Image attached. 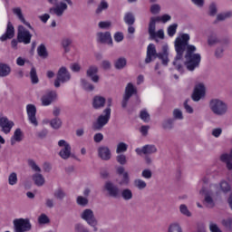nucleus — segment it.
I'll return each instance as SVG.
<instances>
[{
	"mask_svg": "<svg viewBox=\"0 0 232 232\" xmlns=\"http://www.w3.org/2000/svg\"><path fill=\"white\" fill-rule=\"evenodd\" d=\"M17 41L18 43H24V44H30L32 43V34L23 25L18 26Z\"/></svg>",
	"mask_w": 232,
	"mask_h": 232,
	"instance_id": "nucleus-10",
	"label": "nucleus"
},
{
	"mask_svg": "<svg viewBox=\"0 0 232 232\" xmlns=\"http://www.w3.org/2000/svg\"><path fill=\"white\" fill-rule=\"evenodd\" d=\"M113 100L111 98L107 99V108L103 110L104 114H101L95 122L92 123V130L94 131H101L108 122H110V119L111 117V104Z\"/></svg>",
	"mask_w": 232,
	"mask_h": 232,
	"instance_id": "nucleus-4",
	"label": "nucleus"
},
{
	"mask_svg": "<svg viewBox=\"0 0 232 232\" xmlns=\"http://www.w3.org/2000/svg\"><path fill=\"white\" fill-rule=\"evenodd\" d=\"M222 224L225 227H227V229H231V227H232V219L231 218L224 219L222 221Z\"/></svg>",
	"mask_w": 232,
	"mask_h": 232,
	"instance_id": "nucleus-64",
	"label": "nucleus"
},
{
	"mask_svg": "<svg viewBox=\"0 0 232 232\" xmlns=\"http://www.w3.org/2000/svg\"><path fill=\"white\" fill-rule=\"evenodd\" d=\"M12 69L6 63H0V77H8Z\"/></svg>",
	"mask_w": 232,
	"mask_h": 232,
	"instance_id": "nucleus-28",
	"label": "nucleus"
},
{
	"mask_svg": "<svg viewBox=\"0 0 232 232\" xmlns=\"http://www.w3.org/2000/svg\"><path fill=\"white\" fill-rule=\"evenodd\" d=\"M123 21L128 26H133L135 24V15L129 12L124 15Z\"/></svg>",
	"mask_w": 232,
	"mask_h": 232,
	"instance_id": "nucleus-31",
	"label": "nucleus"
},
{
	"mask_svg": "<svg viewBox=\"0 0 232 232\" xmlns=\"http://www.w3.org/2000/svg\"><path fill=\"white\" fill-rule=\"evenodd\" d=\"M30 77L32 84H37L39 82V76H37V70L35 67L31 68Z\"/></svg>",
	"mask_w": 232,
	"mask_h": 232,
	"instance_id": "nucleus-36",
	"label": "nucleus"
},
{
	"mask_svg": "<svg viewBox=\"0 0 232 232\" xmlns=\"http://www.w3.org/2000/svg\"><path fill=\"white\" fill-rule=\"evenodd\" d=\"M38 222H39V224H50V218H48V216H46V214H42L38 218Z\"/></svg>",
	"mask_w": 232,
	"mask_h": 232,
	"instance_id": "nucleus-53",
	"label": "nucleus"
},
{
	"mask_svg": "<svg viewBox=\"0 0 232 232\" xmlns=\"http://www.w3.org/2000/svg\"><path fill=\"white\" fill-rule=\"evenodd\" d=\"M177 28H179L178 24H173L168 27L167 32L169 37H173L177 34Z\"/></svg>",
	"mask_w": 232,
	"mask_h": 232,
	"instance_id": "nucleus-41",
	"label": "nucleus"
},
{
	"mask_svg": "<svg viewBox=\"0 0 232 232\" xmlns=\"http://www.w3.org/2000/svg\"><path fill=\"white\" fill-rule=\"evenodd\" d=\"M160 21V16L150 17V21L149 24V34L151 39H155V37H159V39H164V30L160 29L157 33L155 32L156 24Z\"/></svg>",
	"mask_w": 232,
	"mask_h": 232,
	"instance_id": "nucleus-7",
	"label": "nucleus"
},
{
	"mask_svg": "<svg viewBox=\"0 0 232 232\" xmlns=\"http://www.w3.org/2000/svg\"><path fill=\"white\" fill-rule=\"evenodd\" d=\"M137 155H153V153H157V147L155 145H144L141 149L137 148L135 150Z\"/></svg>",
	"mask_w": 232,
	"mask_h": 232,
	"instance_id": "nucleus-16",
	"label": "nucleus"
},
{
	"mask_svg": "<svg viewBox=\"0 0 232 232\" xmlns=\"http://www.w3.org/2000/svg\"><path fill=\"white\" fill-rule=\"evenodd\" d=\"M74 229L76 232H90V230H88L86 227H84V226H82V224H76L74 227Z\"/></svg>",
	"mask_w": 232,
	"mask_h": 232,
	"instance_id": "nucleus-58",
	"label": "nucleus"
},
{
	"mask_svg": "<svg viewBox=\"0 0 232 232\" xmlns=\"http://www.w3.org/2000/svg\"><path fill=\"white\" fill-rule=\"evenodd\" d=\"M14 123L12 121H9L7 117L0 118V128H2V131L8 135L10 131H12V128H14Z\"/></svg>",
	"mask_w": 232,
	"mask_h": 232,
	"instance_id": "nucleus-18",
	"label": "nucleus"
},
{
	"mask_svg": "<svg viewBox=\"0 0 232 232\" xmlns=\"http://www.w3.org/2000/svg\"><path fill=\"white\" fill-rule=\"evenodd\" d=\"M126 151H128V144L125 142H120L117 145L116 153H124Z\"/></svg>",
	"mask_w": 232,
	"mask_h": 232,
	"instance_id": "nucleus-44",
	"label": "nucleus"
},
{
	"mask_svg": "<svg viewBox=\"0 0 232 232\" xmlns=\"http://www.w3.org/2000/svg\"><path fill=\"white\" fill-rule=\"evenodd\" d=\"M57 99V92L48 91L44 95L42 96V106H50L53 101Z\"/></svg>",
	"mask_w": 232,
	"mask_h": 232,
	"instance_id": "nucleus-15",
	"label": "nucleus"
},
{
	"mask_svg": "<svg viewBox=\"0 0 232 232\" xmlns=\"http://www.w3.org/2000/svg\"><path fill=\"white\" fill-rule=\"evenodd\" d=\"M125 169L123 166H119L116 169L118 175H122V179L120 181V186H129L130 185V174L128 171H124Z\"/></svg>",
	"mask_w": 232,
	"mask_h": 232,
	"instance_id": "nucleus-20",
	"label": "nucleus"
},
{
	"mask_svg": "<svg viewBox=\"0 0 232 232\" xmlns=\"http://www.w3.org/2000/svg\"><path fill=\"white\" fill-rule=\"evenodd\" d=\"M175 122V119L169 118L163 121L161 126L163 130H173V124Z\"/></svg>",
	"mask_w": 232,
	"mask_h": 232,
	"instance_id": "nucleus-34",
	"label": "nucleus"
},
{
	"mask_svg": "<svg viewBox=\"0 0 232 232\" xmlns=\"http://www.w3.org/2000/svg\"><path fill=\"white\" fill-rule=\"evenodd\" d=\"M134 186L135 188H137L138 189H145L146 186H148V184H146V181L138 179L134 180Z\"/></svg>",
	"mask_w": 232,
	"mask_h": 232,
	"instance_id": "nucleus-43",
	"label": "nucleus"
},
{
	"mask_svg": "<svg viewBox=\"0 0 232 232\" xmlns=\"http://www.w3.org/2000/svg\"><path fill=\"white\" fill-rule=\"evenodd\" d=\"M102 67L103 70H111V63L108 60H103L102 62Z\"/></svg>",
	"mask_w": 232,
	"mask_h": 232,
	"instance_id": "nucleus-63",
	"label": "nucleus"
},
{
	"mask_svg": "<svg viewBox=\"0 0 232 232\" xmlns=\"http://www.w3.org/2000/svg\"><path fill=\"white\" fill-rule=\"evenodd\" d=\"M68 10V5L66 3L61 2L59 5H56L55 7H51L49 9V12L51 14H55L58 17H61L63 14H64V11Z\"/></svg>",
	"mask_w": 232,
	"mask_h": 232,
	"instance_id": "nucleus-21",
	"label": "nucleus"
},
{
	"mask_svg": "<svg viewBox=\"0 0 232 232\" xmlns=\"http://www.w3.org/2000/svg\"><path fill=\"white\" fill-rule=\"evenodd\" d=\"M14 35H15V29L14 28V24L12 22L7 23V27L5 33L0 37V41L5 43V41H8V39H14Z\"/></svg>",
	"mask_w": 232,
	"mask_h": 232,
	"instance_id": "nucleus-19",
	"label": "nucleus"
},
{
	"mask_svg": "<svg viewBox=\"0 0 232 232\" xmlns=\"http://www.w3.org/2000/svg\"><path fill=\"white\" fill-rule=\"evenodd\" d=\"M104 191H107L111 198H123V200H131L133 198V192L130 188H123L121 192V188L115 183L111 181H106L103 186Z\"/></svg>",
	"mask_w": 232,
	"mask_h": 232,
	"instance_id": "nucleus-3",
	"label": "nucleus"
},
{
	"mask_svg": "<svg viewBox=\"0 0 232 232\" xmlns=\"http://www.w3.org/2000/svg\"><path fill=\"white\" fill-rule=\"evenodd\" d=\"M116 160L118 164H121V166H125V164H128V160L126 159V155L120 154L116 157Z\"/></svg>",
	"mask_w": 232,
	"mask_h": 232,
	"instance_id": "nucleus-47",
	"label": "nucleus"
},
{
	"mask_svg": "<svg viewBox=\"0 0 232 232\" xmlns=\"http://www.w3.org/2000/svg\"><path fill=\"white\" fill-rule=\"evenodd\" d=\"M173 117L174 119H178L179 121H182L184 119V116L182 115V111L179 109H175L173 111Z\"/></svg>",
	"mask_w": 232,
	"mask_h": 232,
	"instance_id": "nucleus-57",
	"label": "nucleus"
},
{
	"mask_svg": "<svg viewBox=\"0 0 232 232\" xmlns=\"http://www.w3.org/2000/svg\"><path fill=\"white\" fill-rule=\"evenodd\" d=\"M108 8H110V5L108 4V2H106V0H102L97 9L95 10V14L99 15V14H102V11L108 10Z\"/></svg>",
	"mask_w": 232,
	"mask_h": 232,
	"instance_id": "nucleus-33",
	"label": "nucleus"
},
{
	"mask_svg": "<svg viewBox=\"0 0 232 232\" xmlns=\"http://www.w3.org/2000/svg\"><path fill=\"white\" fill-rule=\"evenodd\" d=\"M205 202L209 208H215V201H213V198H211L208 193L205 194Z\"/></svg>",
	"mask_w": 232,
	"mask_h": 232,
	"instance_id": "nucleus-51",
	"label": "nucleus"
},
{
	"mask_svg": "<svg viewBox=\"0 0 232 232\" xmlns=\"http://www.w3.org/2000/svg\"><path fill=\"white\" fill-rule=\"evenodd\" d=\"M114 41L116 43H122L124 41V34L122 32H116L114 34Z\"/></svg>",
	"mask_w": 232,
	"mask_h": 232,
	"instance_id": "nucleus-54",
	"label": "nucleus"
},
{
	"mask_svg": "<svg viewBox=\"0 0 232 232\" xmlns=\"http://www.w3.org/2000/svg\"><path fill=\"white\" fill-rule=\"evenodd\" d=\"M169 48L168 44L162 46V52L157 53V47L153 44H150L147 47V54L145 58V64H150L153 63L155 59H160L163 66H168L169 64Z\"/></svg>",
	"mask_w": 232,
	"mask_h": 232,
	"instance_id": "nucleus-2",
	"label": "nucleus"
},
{
	"mask_svg": "<svg viewBox=\"0 0 232 232\" xmlns=\"http://www.w3.org/2000/svg\"><path fill=\"white\" fill-rule=\"evenodd\" d=\"M127 64L128 61L124 57H120L114 62V68L115 70H124Z\"/></svg>",
	"mask_w": 232,
	"mask_h": 232,
	"instance_id": "nucleus-26",
	"label": "nucleus"
},
{
	"mask_svg": "<svg viewBox=\"0 0 232 232\" xmlns=\"http://www.w3.org/2000/svg\"><path fill=\"white\" fill-rule=\"evenodd\" d=\"M99 67L97 65H91L86 71V77L91 79L92 82H99L101 81V77L99 76Z\"/></svg>",
	"mask_w": 232,
	"mask_h": 232,
	"instance_id": "nucleus-14",
	"label": "nucleus"
},
{
	"mask_svg": "<svg viewBox=\"0 0 232 232\" xmlns=\"http://www.w3.org/2000/svg\"><path fill=\"white\" fill-rule=\"evenodd\" d=\"M218 43H220V40H218L217 36H210L208 40V44H209V46H213V44H217Z\"/></svg>",
	"mask_w": 232,
	"mask_h": 232,
	"instance_id": "nucleus-60",
	"label": "nucleus"
},
{
	"mask_svg": "<svg viewBox=\"0 0 232 232\" xmlns=\"http://www.w3.org/2000/svg\"><path fill=\"white\" fill-rule=\"evenodd\" d=\"M23 140V130L20 128L16 129L14 135L11 138V146H14L15 142H21Z\"/></svg>",
	"mask_w": 232,
	"mask_h": 232,
	"instance_id": "nucleus-25",
	"label": "nucleus"
},
{
	"mask_svg": "<svg viewBox=\"0 0 232 232\" xmlns=\"http://www.w3.org/2000/svg\"><path fill=\"white\" fill-rule=\"evenodd\" d=\"M106 104V98L96 95L92 99V108L94 110H101L102 108H104Z\"/></svg>",
	"mask_w": 232,
	"mask_h": 232,
	"instance_id": "nucleus-23",
	"label": "nucleus"
},
{
	"mask_svg": "<svg viewBox=\"0 0 232 232\" xmlns=\"http://www.w3.org/2000/svg\"><path fill=\"white\" fill-rule=\"evenodd\" d=\"M96 41L99 44H108L109 46H113V39L111 38V33H110V31L97 33Z\"/></svg>",
	"mask_w": 232,
	"mask_h": 232,
	"instance_id": "nucleus-12",
	"label": "nucleus"
},
{
	"mask_svg": "<svg viewBox=\"0 0 232 232\" xmlns=\"http://www.w3.org/2000/svg\"><path fill=\"white\" fill-rule=\"evenodd\" d=\"M202 97H206V86L204 83H198L194 87L191 99L194 102H198Z\"/></svg>",
	"mask_w": 232,
	"mask_h": 232,
	"instance_id": "nucleus-13",
	"label": "nucleus"
},
{
	"mask_svg": "<svg viewBox=\"0 0 232 232\" xmlns=\"http://www.w3.org/2000/svg\"><path fill=\"white\" fill-rule=\"evenodd\" d=\"M209 108L215 115L222 116L227 113V104L218 99H213L209 102Z\"/></svg>",
	"mask_w": 232,
	"mask_h": 232,
	"instance_id": "nucleus-5",
	"label": "nucleus"
},
{
	"mask_svg": "<svg viewBox=\"0 0 232 232\" xmlns=\"http://www.w3.org/2000/svg\"><path fill=\"white\" fill-rule=\"evenodd\" d=\"M27 110V115L28 119L31 122V124H34V126H38L39 122H37V118L35 117V114L37 113V108L34 104H28L26 106Z\"/></svg>",
	"mask_w": 232,
	"mask_h": 232,
	"instance_id": "nucleus-17",
	"label": "nucleus"
},
{
	"mask_svg": "<svg viewBox=\"0 0 232 232\" xmlns=\"http://www.w3.org/2000/svg\"><path fill=\"white\" fill-rule=\"evenodd\" d=\"M50 126L53 130H59L63 126V121L59 117L53 118L50 121Z\"/></svg>",
	"mask_w": 232,
	"mask_h": 232,
	"instance_id": "nucleus-35",
	"label": "nucleus"
},
{
	"mask_svg": "<svg viewBox=\"0 0 232 232\" xmlns=\"http://www.w3.org/2000/svg\"><path fill=\"white\" fill-rule=\"evenodd\" d=\"M72 43H73V41H72L70 38H64L62 40V46L66 53L70 52V44H72Z\"/></svg>",
	"mask_w": 232,
	"mask_h": 232,
	"instance_id": "nucleus-40",
	"label": "nucleus"
},
{
	"mask_svg": "<svg viewBox=\"0 0 232 232\" xmlns=\"http://www.w3.org/2000/svg\"><path fill=\"white\" fill-rule=\"evenodd\" d=\"M70 79H72V74H70L68 69L64 66L61 67L58 70L56 79L54 80V87L61 88V82L62 84H64V82H68Z\"/></svg>",
	"mask_w": 232,
	"mask_h": 232,
	"instance_id": "nucleus-6",
	"label": "nucleus"
},
{
	"mask_svg": "<svg viewBox=\"0 0 232 232\" xmlns=\"http://www.w3.org/2000/svg\"><path fill=\"white\" fill-rule=\"evenodd\" d=\"M58 146L60 148H63L58 155L63 160H68V159H70V157L72 156V146H70V143H67V141L64 140H60L58 141Z\"/></svg>",
	"mask_w": 232,
	"mask_h": 232,
	"instance_id": "nucleus-11",
	"label": "nucleus"
},
{
	"mask_svg": "<svg viewBox=\"0 0 232 232\" xmlns=\"http://www.w3.org/2000/svg\"><path fill=\"white\" fill-rule=\"evenodd\" d=\"M27 164L29 167H31V169L33 171H36L37 173H41V168L35 163V160H28Z\"/></svg>",
	"mask_w": 232,
	"mask_h": 232,
	"instance_id": "nucleus-42",
	"label": "nucleus"
},
{
	"mask_svg": "<svg viewBox=\"0 0 232 232\" xmlns=\"http://www.w3.org/2000/svg\"><path fill=\"white\" fill-rule=\"evenodd\" d=\"M98 157H100L102 160H110V159H111V150H110L108 147H99Z\"/></svg>",
	"mask_w": 232,
	"mask_h": 232,
	"instance_id": "nucleus-22",
	"label": "nucleus"
},
{
	"mask_svg": "<svg viewBox=\"0 0 232 232\" xmlns=\"http://www.w3.org/2000/svg\"><path fill=\"white\" fill-rule=\"evenodd\" d=\"M81 85L85 92H93V90H95V85L88 82L86 79H81Z\"/></svg>",
	"mask_w": 232,
	"mask_h": 232,
	"instance_id": "nucleus-29",
	"label": "nucleus"
},
{
	"mask_svg": "<svg viewBox=\"0 0 232 232\" xmlns=\"http://www.w3.org/2000/svg\"><path fill=\"white\" fill-rule=\"evenodd\" d=\"M47 135H48V130L47 129H44V130H40L39 132H37V134H36L38 139H46Z\"/></svg>",
	"mask_w": 232,
	"mask_h": 232,
	"instance_id": "nucleus-61",
	"label": "nucleus"
},
{
	"mask_svg": "<svg viewBox=\"0 0 232 232\" xmlns=\"http://www.w3.org/2000/svg\"><path fill=\"white\" fill-rule=\"evenodd\" d=\"M150 12L153 14H159L160 12V5L159 4H154L150 6Z\"/></svg>",
	"mask_w": 232,
	"mask_h": 232,
	"instance_id": "nucleus-59",
	"label": "nucleus"
},
{
	"mask_svg": "<svg viewBox=\"0 0 232 232\" xmlns=\"http://www.w3.org/2000/svg\"><path fill=\"white\" fill-rule=\"evenodd\" d=\"M220 188L223 191V193H228V191H231V186H229V183H227V181H221Z\"/></svg>",
	"mask_w": 232,
	"mask_h": 232,
	"instance_id": "nucleus-48",
	"label": "nucleus"
},
{
	"mask_svg": "<svg viewBox=\"0 0 232 232\" xmlns=\"http://www.w3.org/2000/svg\"><path fill=\"white\" fill-rule=\"evenodd\" d=\"M53 197L57 200H63L64 197H66V192H64V190H63V188H60L54 191Z\"/></svg>",
	"mask_w": 232,
	"mask_h": 232,
	"instance_id": "nucleus-37",
	"label": "nucleus"
},
{
	"mask_svg": "<svg viewBox=\"0 0 232 232\" xmlns=\"http://www.w3.org/2000/svg\"><path fill=\"white\" fill-rule=\"evenodd\" d=\"M189 39L190 38L188 34H182L181 36L177 37L174 42L176 56L172 64L179 73H184V65L188 72H194L195 68H198V66H200V61H202L200 53H195V52H197V47L189 44ZM185 52L186 61L184 62V65H182L179 61H182V59H184Z\"/></svg>",
	"mask_w": 232,
	"mask_h": 232,
	"instance_id": "nucleus-1",
	"label": "nucleus"
},
{
	"mask_svg": "<svg viewBox=\"0 0 232 232\" xmlns=\"http://www.w3.org/2000/svg\"><path fill=\"white\" fill-rule=\"evenodd\" d=\"M14 232H25L32 229V224L28 218H18L14 220Z\"/></svg>",
	"mask_w": 232,
	"mask_h": 232,
	"instance_id": "nucleus-9",
	"label": "nucleus"
},
{
	"mask_svg": "<svg viewBox=\"0 0 232 232\" xmlns=\"http://www.w3.org/2000/svg\"><path fill=\"white\" fill-rule=\"evenodd\" d=\"M229 17H232V12L227 11V13L218 14L217 15L216 20L214 21V24H217L218 21H226V19H229Z\"/></svg>",
	"mask_w": 232,
	"mask_h": 232,
	"instance_id": "nucleus-32",
	"label": "nucleus"
},
{
	"mask_svg": "<svg viewBox=\"0 0 232 232\" xmlns=\"http://www.w3.org/2000/svg\"><path fill=\"white\" fill-rule=\"evenodd\" d=\"M76 202L78 206H82V208H86V205L88 204L89 200L88 198L82 197V196H78Z\"/></svg>",
	"mask_w": 232,
	"mask_h": 232,
	"instance_id": "nucleus-45",
	"label": "nucleus"
},
{
	"mask_svg": "<svg viewBox=\"0 0 232 232\" xmlns=\"http://www.w3.org/2000/svg\"><path fill=\"white\" fill-rule=\"evenodd\" d=\"M137 93H138L137 87H135L133 83L129 82L125 87V92L123 96L129 97V99H131V97H133V95H137Z\"/></svg>",
	"mask_w": 232,
	"mask_h": 232,
	"instance_id": "nucleus-24",
	"label": "nucleus"
},
{
	"mask_svg": "<svg viewBox=\"0 0 232 232\" xmlns=\"http://www.w3.org/2000/svg\"><path fill=\"white\" fill-rule=\"evenodd\" d=\"M216 59H222L224 57V47H218L215 51Z\"/></svg>",
	"mask_w": 232,
	"mask_h": 232,
	"instance_id": "nucleus-56",
	"label": "nucleus"
},
{
	"mask_svg": "<svg viewBox=\"0 0 232 232\" xmlns=\"http://www.w3.org/2000/svg\"><path fill=\"white\" fill-rule=\"evenodd\" d=\"M81 218H82V220H85V222H87V224H89V226H92V227H93L94 231H98V228H97L98 221H97V218H95L93 210H92L90 208H86L82 213Z\"/></svg>",
	"mask_w": 232,
	"mask_h": 232,
	"instance_id": "nucleus-8",
	"label": "nucleus"
},
{
	"mask_svg": "<svg viewBox=\"0 0 232 232\" xmlns=\"http://www.w3.org/2000/svg\"><path fill=\"white\" fill-rule=\"evenodd\" d=\"M179 211L181 215H184L185 217H191V212L188 208V206L182 204L179 206Z\"/></svg>",
	"mask_w": 232,
	"mask_h": 232,
	"instance_id": "nucleus-46",
	"label": "nucleus"
},
{
	"mask_svg": "<svg viewBox=\"0 0 232 232\" xmlns=\"http://www.w3.org/2000/svg\"><path fill=\"white\" fill-rule=\"evenodd\" d=\"M218 13V9L217 8V4L212 2L208 6V15L210 17H215Z\"/></svg>",
	"mask_w": 232,
	"mask_h": 232,
	"instance_id": "nucleus-38",
	"label": "nucleus"
},
{
	"mask_svg": "<svg viewBox=\"0 0 232 232\" xmlns=\"http://www.w3.org/2000/svg\"><path fill=\"white\" fill-rule=\"evenodd\" d=\"M33 180L35 184V186H38V188H41V186H44V177L43 174L35 173L33 175Z\"/></svg>",
	"mask_w": 232,
	"mask_h": 232,
	"instance_id": "nucleus-27",
	"label": "nucleus"
},
{
	"mask_svg": "<svg viewBox=\"0 0 232 232\" xmlns=\"http://www.w3.org/2000/svg\"><path fill=\"white\" fill-rule=\"evenodd\" d=\"M8 182L10 186H15V184H17V173H11L8 178Z\"/></svg>",
	"mask_w": 232,
	"mask_h": 232,
	"instance_id": "nucleus-49",
	"label": "nucleus"
},
{
	"mask_svg": "<svg viewBox=\"0 0 232 232\" xmlns=\"http://www.w3.org/2000/svg\"><path fill=\"white\" fill-rule=\"evenodd\" d=\"M140 118L143 122H149L150 121V113H148L146 111H141L140 112Z\"/></svg>",
	"mask_w": 232,
	"mask_h": 232,
	"instance_id": "nucleus-50",
	"label": "nucleus"
},
{
	"mask_svg": "<svg viewBox=\"0 0 232 232\" xmlns=\"http://www.w3.org/2000/svg\"><path fill=\"white\" fill-rule=\"evenodd\" d=\"M167 232H183L182 227L179 223H172L169 226Z\"/></svg>",
	"mask_w": 232,
	"mask_h": 232,
	"instance_id": "nucleus-39",
	"label": "nucleus"
},
{
	"mask_svg": "<svg viewBox=\"0 0 232 232\" xmlns=\"http://www.w3.org/2000/svg\"><path fill=\"white\" fill-rule=\"evenodd\" d=\"M13 14H14V15H17L20 21H24V16L23 15V11L20 9V7L14 8Z\"/></svg>",
	"mask_w": 232,
	"mask_h": 232,
	"instance_id": "nucleus-52",
	"label": "nucleus"
},
{
	"mask_svg": "<svg viewBox=\"0 0 232 232\" xmlns=\"http://www.w3.org/2000/svg\"><path fill=\"white\" fill-rule=\"evenodd\" d=\"M37 53L42 59H48V50H46V45L41 44L37 47Z\"/></svg>",
	"mask_w": 232,
	"mask_h": 232,
	"instance_id": "nucleus-30",
	"label": "nucleus"
},
{
	"mask_svg": "<svg viewBox=\"0 0 232 232\" xmlns=\"http://www.w3.org/2000/svg\"><path fill=\"white\" fill-rule=\"evenodd\" d=\"M141 177H143V179H150L151 177H153V172H151L150 169H143L141 172Z\"/></svg>",
	"mask_w": 232,
	"mask_h": 232,
	"instance_id": "nucleus-55",
	"label": "nucleus"
},
{
	"mask_svg": "<svg viewBox=\"0 0 232 232\" xmlns=\"http://www.w3.org/2000/svg\"><path fill=\"white\" fill-rule=\"evenodd\" d=\"M209 229L211 232H222V230L218 227V225H217L213 222H210Z\"/></svg>",
	"mask_w": 232,
	"mask_h": 232,
	"instance_id": "nucleus-62",
	"label": "nucleus"
}]
</instances>
